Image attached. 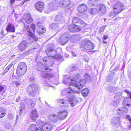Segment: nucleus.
<instances>
[{"instance_id":"f257e3e1","label":"nucleus","mask_w":131,"mask_h":131,"mask_svg":"<svg viewBox=\"0 0 131 131\" xmlns=\"http://www.w3.org/2000/svg\"><path fill=\"white\" fill-rule=\"evenodd\" d=\"M84 77L85 79H82L80 74L75 73L73 79L68 78L67 80V83L64 81H63V82L65 84H68L70 85L74 86L79 90H80L85 85L86 80L90 81L91 78L89 74L87 73L85 74Z\"/></svg>"},{"instance_id":"f03ea898","label":"nucleus","mask_w":131,"mask_h":131,"mask_svg":"<svg viewBox=\"0 0 131 131\" xmlns=\"http://www.w3.org/2000/svg\"><path fill=\"white\" fill-rule=\"evenodd\" d=\"M94 47L93 44L90 40L85 39L82 41L80 49L83 51L88 52L93 49Z\"/></svg>"},{"instance_id":"7ed1b4c3","label":"nucleus","mask_w":131,"mask_h":131,"mask_svg":"<svg viewBox=\"0 0 131 131\" xmlns=\"http://www.w3.org/2000/svg\"><path fill=\"white\" fill-rule=\"evenodd\" d=\"M59 3L60 6L61 7H64L66 12L68 13H71L74 4L70 1V0H61Z\"/></svg>"},{"instance_id":"20e7f679","label":"nucleus","mask_w":131,"mask_h":131,"mask_svg":"<svg viewBox=\"0 0 131 131\" xmlns=\"http://www.w3.org/2000/svg\"><path fill=\"white\" fill-rule=\"evenodd\" d=\"M59 103L63 105V106L65 107H67L69 106L68 102L70 104L71 106L73 107L76 104L77 102V99L74 98H71L68 99V101L63 99H60L57 100Z\"/></svg>"},{"instance_id":"39448f33","label":"nucleus","mask_w":131,"mask_h":131,"mask_svg":"<svg viewBox=\"0 0 131 131\" xmlns=\"http://www.w3.org/2000/svg\"><path fill=\"white\" fill-rule=\"evenodd\" d=\"M38 86L36 84L33 83L28 85L26 91L30 96H35L38 93Z\"/></svg>"},{"instance_id":"423d86ee","label":"nucleus","mask_w":131,"mask_h":131,"mask_svg":"<svg viewBox=\"0 0 131 131\" xmlns=\"http://www.w3.org/2000/svg\"><path fill=\"white\" fill-rule=\"evenodd\" d=\"M27 66L26 64L21 62L19 63L18 66L16 73L19 77L23 76L27 70Z\"/></svg>"},{"instance_id":"0eeeda50","label":"nucleus","mask_w":131,"mask_h":131,"mask_svg":"<svg viewBox=\"0 0 131 131\" xmlns=\"http://www.w3.org/2000/svg\"><path fill=\"white\" fill-rule=\"evenodd\" d=\"M47 49L45 50V52L49 57H54L56 54V51L53 49V45L51 44H48Z\"/></svg>"},{"instance_id":"6e6552de","label":"nucleus","mask_w":131,"mask_h":131,"mask_svg":"<svg viewBox=\"0 0 131 131\" xmlns=\"http://www.w3.org/2000/svg\"><path fill=\"white\" fill-rule=\"evenodd\" d=\"M69 34L68 32H66L62 34L58 40V41L62 45H64L68 42L69 39Z\"/></svg>"},{"instance_id":"1a4fd4ad","label":"nucleus","mask_w":131,"mask_h":131,"mask_svg":"<svg viewBox=\"0 0 131 131\" xmlns=\"http://www.w3.org/2000/svg\"><path fill=\"white\" fill-rule=\"evenodd\" d=\"M124 5L119 1H117L113 7V9L115 10L116 13H120L124 10Z\"/></svg>"},{"instance_id":"9d476101","label":"nucleus","mask_w":131,"mask_h":131,"mask_svg":"<svg viewBox=\"0 0 131 131\" xmlns=\"http://www.w3.org/2000/svg\"><path fill=\"white\" fill-rule=\"evenodd\" d=\"M52 128V125L47 123H45L42 125L41 128H37L36 131H50Z\"/></svg>"},{"instance_id":"9b49d317","label":"nucleus","mask_w":131,"mask_h":131,"mask_svg":"<svg viewBox=\"0 0 131 131\" xmlns=\"http://www.w3.org/2000/svg\"><path fill=\"white\" fill-rule=\"evenodd\" d=\"M25 27L26 28L27 32V34L30 36V39H33V40L31 41L32 42H33L34 40L36 41L38 40V38L36 36L33 35V34L31 31L30 30L29 26L28 25L26 26L25 25Z\"/></svg>"},{"instance_id":"f8f14e48","label":"nucleus","mask_w":131,"mask_h":131,"mask_svg":"<svg viewBox=\"0 0 131 131\" xmlns=\"http://www.w3.org/2000/svg\"><path fill=\"white\" fill-rule=\"evenodd\" d=\"M124 92L129 95V97L125 98L123 101V104L129 106V107L131 106V102H130V103H128V102H130V101H131V92L127 90H124Z\"/></svg>"},{"instance_id":"ddd939ff","label":"nucleus","mask_w":131,"mask_h":131,"mask_svg":"<svg viewBox=\"0 0 131 131\" xmlns=\"http://www.w3.org/2000/svg\"><path fill=\"white\" fill-rule=\"evenodd\" d=\"M120 117H115L113 118L111 120L112 125L116 128H118L121 125V122L120 121Z\"/></svg>"},{"instance_id":"4468645a","label":"nucleus","mask_w":131,"mask_h":131,"mask_svg":"<svg viewBox=\"0 0 131 131\" xmlns=\"http://www.w3.org/2000/svg\"><path fill=\"white\" fill-rule=\"evenodd\" d=\"M122 93L121 92L116 93L114 99V104L115 106L118 105L120 102L122 97Z\"/></svg>"},{"instance_id":"2eb2a0df","label":"nucleus","mask_w":131,"mask_h":131,"mask_svg":"<svg viewBox=\"0 0 131 131\" xmlns=\"http://www.w3.org/2000/svg\"><path fill=\"white\" fill-rule=\"evenodd\" d=\"M68 28L69 30L71 32H79L81 29V27L80 26L75 24L74 25H69L68 27Z\"/></svg>"},{"instance_id":"dca6fc26","label":"nucleus","mask_w":131,"mask_h":131,"mask_svg":"<svg viewBox=\"0 0 131 131\" xmlns=\"http://www.w3.org/2000/svg\"><path fill=\"white\" fill-rule=\"evenodd\" d=\"M28 46V43L26 41H24L20 43L18 46V48L21 51L25 50Z\"/></svg>"},{"instance_id":"f3484780","label":"nucleus","mask_w":131,"mask_h":131,"mask_svg":"<svg viewBox=\"0 0 131 131\" xmlns=\"http://www.w3.org/2000/svg\"><path fill=\"white\" fill-rule=\"evenodd\" d=\"M67 114V112L66 110H64L58 112V118L62 120L66 118Z\"/></svg>"},{"instance_id":"a211bd4d","label":"nucleus","mask_w":131,"mask_h":131,"mask_svg":"<svg viewBox=\"0 0 131 131\" xmlns=\"http://www.w3.org/2000/svg\"><path fill=\"white\" fill-rule=\"evenodd\" d=\"M36 69L39 71H43L45 70H48V67L41 63L37 64L36 66Z\"/></svg>"},{"instance_id":"6ab92c4d","label":"nucleus","mask_w":131,"mask_h":131,"mask_svg":"<svg viewBox=\"0 0 131 131\" xmlns=\"http://www.w3.org/2000/svg\"><path fill=\"white\" fill-rule=\"evenodd\" d=\"M55 20L59 23H62L65 21L64 17L61 14L57 15L55 17Z\"/></svg>"},{"instance_id":"aec40b11","label":"nucleus","mask_w":131,"mask_h":131,"mask_svg":"<svg viewBox=\"0 0 131 131\" xmlns=\"http://www.w3.org/2000/svg\"><path fill=\"white\" fill-rule=\"evenodd\" d=\"M35 6L37 10L41 12L43 9L44 4L42 2H38L35 4Z\"/></svg>"},{"instance_id":"412c9836","label":"nucleus","mask_w":131,"mask_h":131,"mask_svg":"<svg viewBox=\"0 0 131 131\" xmlns=\"http://www.w3.org/2000/svg\"><path fill=\"white\" fill-rule=\"evenodd\" d=\"M49 6L51 10H54L57 9L58 5L56 1H53L49 3Z\"/></svg>"},{"instance_id":"4be33fe9","label":"nucleus","mask_w":131,"mask_h":131,"mask_svg":"<svg viewBox=\"0 0 131 131\" xmlns=\"http://www.w3.org/2000/svg\"><path fill=\"white\" fill-rule=\"evenodd\" d=\"M38 114L36 110H32L30 114V117L31 119L34 121H35L38 116Z\"/></svg>"},{"instance_id":"5701e85b","label":"nucleus","mask_w":131,"mask_h":131,"mask_svg":"<svg viewBox=\"0 0 131 131\" xmlns=\"http://www.w3.org/2000/svg\"><path fill=\"white\" fill-rule=\"evenodd\" d=\"M6 30L7 32H14L15 30V26L12 23H9L6 26Z\"/></svg>"},{"instance_id":"b1692460","label":"nucleus","mask_w":131,"mask_h":131,"mask_svg":"<svg viewBox=\"0 0 131 131\" xmlns=\"http://www.w3.org/2000/svg\"><path fill=\"white\" fill-rule=\"evenodd\" d=\"M118 114L120 115H122L125 114L128 111V109L126 108L122 107L119 108L117 110Z\"/></svg>"},{"instance_id":"393cba45","label":"nucleus","mask_w":131,"mask_h":131,"mask_svg":"<svg viewBox=\"0 0 131 131\" xmlns=\"http://www.w3.org/2000/svg\"><path fill=\"white\" fill-rule=\"evenodd\" d=\"M114 73L113 71H111L109 75L108 76L107 78V81L108 82L111 81L115 82L116 80L114 79V77H113L114 75Z\"/></svg>"},{"instance_id":"a878e982","label":"nucleus","mask_w":131,"mask_h":131,"mask_svg":"<svg viewBox=\"0 0 131 131\" xmlns=\"http://www.w3.org/2000/svg\"><path fill=\"white\" fill-rule=\"evenodd\" d=\"M78 10L80 13H83L87 9L86 6L85 4H82L79 5L77 8Z\"/></svg>"},{"instance_id":"bb28decb","label":"nucleus","mask_w":131,"mask_h":131,"mask_svg":"<svg viewBox=\"0 0 131 131\" xmlns=\"http://www.w3.org/2000/svg\"><path fill=\"white\" fill-rule=\"evenodd\" d=\"M40 74L42 77L45 78H50L53 77L52 74L45 72H41Z\"/></svg>"},{"instance_id":"cd10ccee","label":"nucleus","mask_w":131,"mask_h":131,"mask_svg":"<svg viewBox=\"0 0 131 131\" xmlns=\"http://www.w3.org/2000/svg\"><path fill=\"white\" fill-rule=\"evenodd\" d=\"M36 30L37 32L39 33V34L45 33L46 30L45 28L41 26H37L36 28Z\"/></svg>"},{"instance_id":"c85d7f7f","label":"nucleus","mask_w":131,"mask_h":131,"mask_svg":"<svg viewBox=\"0 0 131 131\" xmlns=\"http://www.w3.org/2000/svg\"><path fill=\"white\" fill-rule=\"evenodd\" d=\"M99 11L101 12L102 14H104L106 12V9L105 6L103 5L100 4L97 6Z\"/></svg>"},{"instance_id":"c756f323","label":"nucleus","mask_w":131,"mask_h":131,"mask_svg":"<svg viewBox=\"0 0 131 131\" xmlns=\"http://www.w3.org/2000/svg\"><path fill=\"white\" fill-rule=\"evenodd\" d=\"M107 90L110 93H114L117 90V88L115 86H113L109 85L107 87Z\"/></svg>"},{"instance_id":"7c9ffc66","label":"nucleus","mask_w":131,"mask_h":131,"mask_svg":"<svg viewBox=\"0 0 131 131\" xmlns=\"http://www.w3.org/2000/svg\"><path fill=\"white\" fill-rule=\"evenodd\" d=\"M6 109L3 107H0V118L3 117L6 114Z\"/></svg>"},{"instance_id":"2f4dec72","label":"nucleus","mask_w":131,"mask_h":131,"mask_svg":"<svg viewBox=\"0 0 131 131\" xmlns=\"http://www.w3.org/2000/svg\"><path fill=\"white\" fill-rule=\"evenodd\" d=\"M72 21L73 23L75 24L76 23H78L79 24H84V22L81 20H79L78 18L74 17L72 20Z\"/></svg>"},{"instance_id":"473e14b6","label":"nucleus","mask_w":131,"mask_h":131,"mask_svg":"<svg viewBox=\"0 0 131 131\" xmlns=\"http://www.w3.org/2000/svg\"><path fill=\"white\" fill-rule=\"evenodd\" d=\"M48 118L50 120L54 122H56L57 121V117L54 114H51L49 116Z\"/></svg>"},{"instance_id":"72a5a7b5","label":"nucleus","mask_w":131,"mask_h":131,"mask_svg":"<svg viewBox=\"0 0 131 131\" xmlns=\"http://www.w3.org/2000/svg\"><path fill=\"white\" fill-rule=\"evenodd\" d=\"M50 27L52 30L56 31L58 30L59 28L58 25L56 23H53L51 24L50 26Z\"/></svg>"},{"instance_id":"f704fd0d","label":"nucleus","mask_w":131,"mask_h":131,"mask_svg":"<svg viewBox=\"0 0 131 131\" xmlns=\"http://www.w3.org/2000/svg\"><path fill=\"white\" fill-rule=\"evenodd\" d=\"M26 103L28 104V105L29 107L32 109L35 106V104L34 102L31 100L28 99L26 101Z\"/></svg>"},{"instance_id":"c9c22d12","label":"nucleus","mask_w":131,"mask_h":131,"mask_svg":"<svg viewBox=\"0 0 131 131\" xmlns=\"http://www.w3.org/2000/svg\"><path fill=\"white\" fill-rule=\"evenodd\" d=\"M43 60L45 64L48 66H51L53 64V61L52 60L50 62H49V63H48V61L49 60L48 59V60L46 59L45 57H44L43 58Z\"/></svg>"},{"instance_id":"e433bc0d","label":"nucleus","mask_w":131,"mask_h":131,"mask_svg":"<svg viewBox=\"0 0 131 131\" xmlns=\"http://www.w3.org/2000/svg\"><path fill=\"white\" fill-rule=\"evenodd\" d=\"M89 93V90L88 88H86L83 90L81 92L82 95L85 97H86L88 96V94Z\"/></svg>"},{"instance_id":"4c0bfd02","label":"nucleus","mask_w":131,"mask_h":131,"mask_svg":"<svg viewBox=\"0 0 131 131\" xmlns=\"http://www.w3.org/2000/svg\"><path fill=\"white\" fill-rule=\"evenodd\" d=\"M37 127L35 124H32L30 126L28 130L30 131H36Z\"/></svg>"},{"instance_id":"58836bf2","label":"nucleus","mask_w":131,"mask_h":131,"mask_svg":"<svg viewBox=\"0 0 131 131\" xmlns=\"http://www.w3.org/2000/svg\"><path fill=\"white\" fill-rule=\"evenodd\" d=\"M77 69L76 65L73 64L69 66V69L71 71L73 72L75 71Z\"/></svg>"},{"instance_id":"ea45409f","label":"nucleus","mask_w":131,"mask_h":131,"mask_svg":"<svg viewBox=\"0 0 131 131\" xmlns=\"http://www.w3.org/2000/svg\"><path fill=\"white\" fill-rule=\"evenodd\" d=\"M98 10L95 8H92L89 11L90 13L92 15H94L98 12Z\"/></svg>"},{"instance_id":"a19ab883","label":"nucleus","mask_w":131,"mask_h":131,"mask_svg":"<svg viewBox=\"0 0 131 131\" xmlns=\"http://www.w3.org/2000/svg\"><path fill=\"white\" fill-rule=\"evenodd\" d=\"M25 107V105L24 104H21L20 107L19 111V114L20 115H21L22 114V112L24 111Z\"/></svg>"},{"instance_id":"79ce46f5","label":"nucleus","mask_w":131,"mask_h":131,"mask_svg":"<svg viewBox=\"0 0 131 131\" xmlns=\"http://www.w3.org/2000/svg\"><path fill=\"white\" fill-rule=\"evenodd\" d=\"M28 15L29 17L26 19L25 22L28 24H29L32 21V18L30 17V15L28 14Z\"/></svg>"},{"instance_id":"37998d69","label":"nucleus","mask_w":131,"mask_h":131,"mask_svg":"<svg viewBox=\"0 0 131 131\" xmlns=\"http://www.w3.org/2000/svg\"><path fill=\"white\" fill-rule=\"evenodd\" d=\"M73 37L74 39L76 40H79L81 38V36L77 34L74 35L73 36Z\"/></svg>"},{"instance_id":"c03bdc74","label":"nucleus","mask_w":131,"mask_h":131,"mask_svg":"<svg viewBox=\"0 0 131 131\" xmlns=\"http://www.w3.org/2000/svg\"><path fill=\"white\" fill-rule=\"evenodd\" d=\"M113 12H112L110 13L109 14V16L112 17H115L117 15V14H119L118 13H116L115 12V10L113 9Z\"/></svg>"},{"instance_id":"a18cd8bd","label":"nucleus","mask_w":131,"mask_h":131,"mask_svg":"<svg viewBox=\"0 0 131 131\" xmlns=\"http://www.w3.org/2000/svg\"><path fill=\"white\" fill-rule=\"evenodd\" d=\"M14 116L13 114L11 113L8 114L7 116V118L9 120H12L14 118Z\"/></svg>"},{"instance_id":"49530a36","label":"nucleus","mask_w":131,"mask_h":131,"mask_svg":"<svg viewBox=\"0 0 131 131\" xmlns=\"http://www.w3.org/2000/svg\"><path fill=\"white\" fill-rule=\"evenodd\" d=\"M30 27L31 29L32 30H31V31L32 32L33 31V32H34L35 31V26L34 24H31L30 26Z\"/></svg>"},{"instance_id":"de8ad7c7","label":"nucleus","mask_w":131,"mask_h":131,"mask_svg":"<svg viewBox=\"0 0 131 131\" xmlns=\"http://www.w3.org/2000/svg\"><path fill=\"white\" fill-rule=\"evenodd\" d=\"M105 27L106 26H103L101 27L99 30V32L100 33H102V32H103V30L105 29Z\"/></svg>"},{"instance_id":"09e8293b","label":"nucleus","mask_w":131,"mask_h":131,"mask_svg":"<svg viewBox=\"0 0 131 131\" xmlns=\"http://www.w3.org/2000/svg\"><path fill=\"white\" fill-rule=\"evenodd\" d=\"M88 4L91 6L93 5V3L91 1L89 0L88 1Z\"/></svg>"},{"instance_id":"8fccbe9b","label":"nucleus","mask_w":131,"mask_h":131,"mask_svg":"<svg viewBox=\"0 0 131 131\" xmlns=\"http://www.w3.org/2000/svg\"><path fill=\"white\" fill-rule=\"evenodd\" d=\"M126 118L128 119L130 122L131 121V118L129 115H127L126 116Z\"/></svg>"},{"instance_id":"3c124183","label":"nucleus","mask_w":131,"mask_h":131,"mask_svg":"<svg viewBox=\"0 0 131 131\" xmlns=\"http://www.w3.org/2000/svg\"><path fill=\"white\" fill-rule=\"evenodd\" d=\"M108 38V35H104L103 36V39L104 40H105Z\"/></svg>"},{"instance_id":"603ef678","label":"nucleus","mask_w":131,"mask_h":131,"mask_svg":"<svg viewBox=\"0 0 131 131\" xmlns=\"http://www.w3.org/2000/svg\"><path fill=\"white\" fill-rule=\"evenodd\" d=\"M35 78L33 77H32L29 79V80L30 81L32 82L34 80Z\"/></svg>"},{"instance_id":"864d4df0","label":"nucleus","mask_w":131,"mask_h":131,"mask_svg":"<svg viewBox=\"0 0 131 131\" xmlns=\"http://www.w3.org/2000/svg\"><path fill=\"white\" fill-rule=\"evenodd\" d=\"M13 84H15L17 85H18L20 84L17 81H15L14 82H13Z\"/></svg>"},{"instance_id":"5fc2aeb1","label":"nucleus","mask_w":131,"mask_h":131,"mask_svg":"<svg viewBox=\"0 0 131 131\" xmlns=\"http://www.w3.org/2000/svg\"><path fill=\"white\" fill-rule=\"evenodd\" d=\"M16 0H10V2L11 4H14L15 3V1Z\"/></svg>"},{"instance_id":"6e6d98bb","label":"nucleus","mask_w":131,"mask_h":131,"mask_svg":"<svg viewBox=\"0 0 131 131\" xmlns=\"http://www.w3.org/2000/svg\"><path fill=\"white\" fill-rule=\"evenodd\" d=\"M23 54L25 56H27L28 54V51H25L24 52Z\"/></svg>"},{"instance_id":"4d7b16f0","label":"nucleus","mask_w":131,"mask_h":131,"mask_svg":"<svg viewBox=\"0 0 131 131\" xmlns=\"http://www.w3.org/2000/svg\"><path fill=\"white\" fill-rule=\"evenodd\" d=\"M128 75L129 78L130 80L131 81V72L129 73Z\"/></svg>"},{"instance_id":"13d9d810","label":"nucleus","mask_w":131,"mask_h":131,"mask_svg":"<svg viewBox=\"0 0 131 131\" xmlns=\"http://www.w3.org/2000/svg\"><path fill=\"white\" fill-rule=\"evenodd\" d=\"M4 89V87L0 86V92H1Z\"/></svg>"},{"instance_id":"bf43d9fd","label":"nucleus","mask_w":131,"mask_h":131,"mask_svg":"<svg viewBox=\"0 0 131 131\" xmlns=\"http://www.w3.org/2000/svg\"><path fill=\"white\" fill-rule=\"evenodd\" d=\"M7 125H8V126H9V127H8V128L7 127V129H10V128H11L12 126H11V125H10V124H8V125H7Z\"/></svg>"},{"instance_id":"052dcab7","label":"nucleus","mask_w":131,"mask_h":131,"mask_svg":"<svg viewBox=\"0 0 131 131\" xmlns=\"http://www.w3.org/2000/svg\"><path fill=\"white\" fill-rule=\"evenodd\" d=\"M9 70L7 68H6L4 71V72L6 73Z\"/></svg>"},{"instance_id":"680f3d73","label":"nucleus","mask_w":131,"mask_h":131,"mask_svg":"<svg viewBox=\"0 0 131 131\" xmlns=\"http://www.w3.org/2000/svg\"><path fill=\"white\" fill-rule=\"evenodd\" d=\"M12 67V66L11 65H9L6 68H7L8 69V70H9L10 68H11Z\"/></svg>"},{"instance_id":"e2e57ef3","label":"nucleus","mask_w":131,"mask_h":131,"mask_svg":"<svg viewBox=\"0 0 131 131\" xmlns=\"http://www.w3.org/2000/svg\"><path fill=\"white\" fill-rule=\"evenodd\" d=\"M105 40H104L103 39V43H105V44H106L107 43V42H106V41H105Z\"/></svg>"},{"instance_id":"0e129e2a","label":"nucleus","mask_w":131,"mask_h":131,"mask_svg":"<svg viewBox=\"0 0 131 131\" xmlns=\"http://www.w3.org/2000/svg\"><path fill=\"white\" fill-rule=\"evenodd\" d=\"M130 123V125L129 127V129H131V121Z\"/></svg>"},{"instance_id":"69168bd1","label":"nucleus","mask_w":131,"mask_h":131,"mask_svg":"<svg viewBox=\"0 0 131 131\" xmlns=\"http://www.w3.org/2000/svg\"><path fill=\"white\" fill-rule=\"evenodd\" d=\"M80 90H79V91H76L75 92L76 93H77V94H79L80 93Z\"/></svg>"},{"instance_id":"338daca9","label":"nucleus","mask_w":131,"mask_h":131,"mask_svg":"<svg viewBox=\"0 0 131 131\" xmlns=\"http://www.w3.org/2000/svg\"><path fill=\"white\" fill-rule=\"evenodd\" d=\"M65 56L67 58V57H68L69 55L68 54H65Z\"/></svg>"},{"instance_id":"774afa93","label":"nucleus","mask_w":131,"mask_h":131,"mask_svg":"<svg viewBox=\"0 0 131 131\" xmlns=\"http://www.w3.org/2000/svg\"><path fill=\"white\" fill-rule=\"evenodd\" d=\"M72 55L74 56H76V54L74 53H72Z\"/></svg>"}]
</instances>
